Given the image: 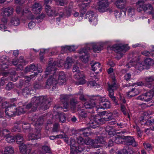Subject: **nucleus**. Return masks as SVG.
<instances>
[{
    "label": "nucleus",
    "mask_w": 154,
    "mask_h": 154,
    "mask_svg": "<svg viewBox=\"0 0 154 154\" xmlns=\"http://www.w3.org/2000/svg\"><path fill=\"white\" fill-rule=\"evenodd\" d=\"M59 120L62 123L65 122L66 121V117L65 114L63 113H61L59 115Z\"/></svg>",
    "instance_id": "47"
},
{
    "label": "nucleus",
    "mask_w": 154,
    "mask_h": 154,
    "mask_svg": "<svg viewBox=\"0 0 154 154\" xmlns=\"http://www.w3.org/2000/svg\"><path fill=\"white\" fill-rule=\"evenodd\" d=\"M80 117L82 118H85L87 117L88 116L87 112L84 109L80 110L78 112Z\"/></svg>",
    "instance_id": "41"
},
{
    "label": "nucleus",
    "mask_w": 154,
    "mask_h": 154,
    "mask_svg": "<svg viewBox=\"0 0 154 154\" xmlns=\"http://www.w3.org/2000/svg\"><path fill=\"white\" fill-rule=\"evenodd\" d=\"M27 68L29 69L30 71H31L32 70L35 71L38 70V73L37 72H35L34 75H34V76L37 75L38 73H41L42 71V69L39 64H37V66H35L34 64H31L29 67Z\"/></svg>",
    "instance_id": "14"
},
{
    "label": "nucleus",
    "mask_w": 154,
    "mask_h": 154,
    "mask_svg": "<svg viewBox=\"0 0 154 154\" xmlns=\"http://www.w3.org/2000/svg\"><path fill=\"white\" fill-rule=\"evenodd\" d=\"M2 134L5 137H7L9 135L10 131L7 129L2 130Z\"/></svg>",
    "instance_id": "50"
},
{
    "label": "nucleus",
    "mask_w": 154,
    "mask_h": 154,
    "mask_svg": "<svg viewBox=\"0 0 154 154\" xmlns=\"http://www.w3.org/2000/svg\"><path fill=\"white\" fill-rule=\"evenodd\" d=\"M75 149L79 152H80L83 151L84 150H86V147L83 145H80L79 146H77L76 148H75Z\"/></svg>",
    "instance_id": "40"
},
{
    "label": "nucleus",
    "mask_w": 154,
    "mask_h": 154,
    "mask_svg": "<svg viewBox=\"0 0 154 154\" xmlns=\"http://www.w3.org/2000/svg\"><path fill=\"white\" fill-rule=\"evenodd\" d=\"M63 137L62 134L58 135L56 136H51L49 137L52 140H54L55 138H61Z\"/></svg>",
    "instance_id": "55"
},
{
    "label": "nucleus",
    "mask_w": 154,
    "mask_h": 154,
    "mask_svg": "<svg viewBox=\"0 0 154 154\" xmlns=\"http://www.w3.org/2000/svg\"><path fill=\"white\" fill-rule=\"evenodd\" d=\"M87 84L88 86H97L99 85L95 82L93 81H88L87 82Z\"/></svg>",
    "instance_id": "52"
},
{
    "label": "nucleus",
    "mask_w": 154,
    "mask_h": 154,
    "mask_svg": "<svg viewBox=\"0 0 154 154\" xmlns=\"http://www.w3.org/2000/svg\"><path fill=\"white\" fill-rule=\"evenodd\" d=\"M145 81L147 82H150L154 81V76H151L146 77L145 78Z\"/></svg>",
    "instance_id": "56"
},
{
    "label": "nucleus",
    "mask_w": 154,
    "mask_h": 154,
    "mask_svg": "<svg viewBox=\"0 0 154 154\" xmlns=\"http://www.w3.org/2000/svg\"><path fill=\"white\" fill-rule=\"evenodd\" d=\"M17 108L15 106H9L6 108L5 112L8 116L13 117L16 115Z\"/></svg>",
    "instance_id": "10"
},
{
    "label": "nucleus",
    "mask_w": 154,
    "mask_h": 154,
    "mask_svg": "<svg viewBox=\"0 0 154 154\" xmlns=\"http://www.w3.org/2000/svg\"><path fill=\"white\" fill-rule=\"evenodd\" d=\"M134 10L135 9L133 7H129L126 9V10L125 11L127 10L128 15L131 17L134 14Z\"/></svg>",
    "instance_id": "38"
},
{
    "label": "nucleus",
    "mask_w": 154,
    "mask_h": 154,
    "mask_svg": "<svg viewBox=\"0 0 154 154\" xmlns=\"http://www.w3.org/2000/svg\"><path fill=\"white\" fill-rule=\"evenodd\" d=\"M92 70L94 71H96V72L97 74L101 71V67H100V64L99 62L94 63L92 62L91 63Z\"/></svg>",
    "instance_id": "21"
},
{
    "label": "nucleus",
    "mask_w": 154,
    "mask_h": 154,
    "mask_svg": "<svg viewBox=\"0 0 154 154\" xmlns=\"http://www.w3.org/2000/svg\"><path fill=\"white\" fill-rule=\"evenodd\" d=\"M131 75L130 73L126 74L124 76L125 80L128 81L131 78Z\"/></svg>",
    "instance_id": "64"
},
{
    "label": "nucleus",
    "mask_w": 154,
    "mask_h": 154,
    "mask_svg": "<svg viewBox=\"0 0 154 154\" xmlns=\"http://www.w3.org/2000/svg\"><path fill=\"white\" fill-rule=\"evenodd\" d=\"M89 128V127H88L86 128H82L81 129V131H82L81 134L83 136L85 137H88L89 135H90V133L89 132L85 131L86 129H88Z\"/></svg>",
    "instance_id": "42"
},
{
    "label": "nucleus",
    "mask_w": 154,
    "mask_h": 154,
    "mask_svg": "<svg viewBox=\"0 0 154 154\" xmlns=\"http://www.w3.org/2000/svg\"><path fill=\"white\" fill-rule=\"evenodd\" d=\"M66 82V80H63L58 79L57 81H56V86H61L64 85L65 84Z\"/></svg>",
    "instance_id": "46"
},
{
    "label": "nucleus",
    "mask_w": 154,
    "mask_h": 154,
    "mask_svg": "<svg viewBox=\"0 0 154 154\" xmlns=\"http://www.w3.org/2000/svg\"><path fill=\"white\" fill-rule=\"evenodd\" d=\"M95 103L94 102L89 103H85L84 106L86 109H91V112H92L93 108L95 106Z\"/></svg>",
    "instance_id": "28"
},
{
    "label": "nucleus",
    "mask_w": 154,
    "mask_h": 154,
    "mask_svg": "<svg viewBox=\"0 0 154 154\" xmlns=\"http://www.w3.org/2000/svg\"><path fill=\"white\" fill-rule=\"evenodd\" d=\"M78 102L77 100L74 98H72L70 101V107L72 110H74L76 108V105Z\"/></svg>",
    "instance_id": "27"
},
{
    "label": "nucleus",
    "mask_w": 154,
    "mask_h": 154,
    "mask_svg": "<svg viewBox=\"0 0 154 154\" xmlns=\"http://www.w3.org/2000/svg\"><path fill=\"white\" fill-rule=\"evenodd\" d=\"M126 45H113L111 48L117 53L118 56L121 58L126 50L128 49Z\"/></svg>",
    "instance_id": "4"
},
{
    "label": "nucleus",
    "mask_w": 154,
    "mask_h": 154,
    "mask_svg": "<svg viewBox=\"0 0 154 154\" xmlns=\"http://www.w3.org/2000/svg\"><path fill=\"white\" fill-rule=\"evenodd\" d=\"M73 71L74 72H78L79 71V68L77 64L74 65L73 68Z\"/></svg>",
    "instance_id": "59"
},
{
    "label": "nucleus",
    "mask_w": 154,
    "mask_h": 154,
    "mask_svg": "<svg viewBox=\"0 0 154 154\" xmlns=\"http://www.w3.org/2000/svg\"><path fill=\"white\" fill-rule=\"evenodd\" d=\"M78 143L81 145H83V144L85 143L87 145H88L89 144L88 142H86L84 139L81 137H78L77 139Z\"/></svg>",
    "instance_id": "39"
},
{
    "label": "nucleus",
    "mask_w": 154,
    "mask_h": 154,
    "mask_svg": "<svg viewBox=\"0 0 154 154\" xmlns=\"http://www.w3.org/2000/svg\"><path fill=\"white\" fill-rule=\"evenodd\" d=\"M105 138L103 137L100 136L97 137L95 139H90L89 141L91 142V145L92 146L95 148L99 147L100 145H96L98 143L102 144H105L106 143Z\"/></svg>",
    "instance_id": "6"
},
{
    "label": "nucleus",
    "mask_w": 154,
    "mask_h": 154,
    "mask_svg": "<svg viewBox=\"0 0 154 154\" xmlns=\"http://www.w3.org/2000/svg\"><path fill=\"white\" fill-rule=\"evenodd\" d=\"M57 4L61 6L66 5L67 3V0H57Z\"/></svg>",
    "instance_id": "49"
},
{
    "label": "nucleus",
    "mask_w": 154,
    "mask_h": 154,
    "mask_svg": "<svg viewBox=\"0 0 154 154\" xmlns=\"http://www.w3.org/2000/svg\"><path fill=\"white\" fill-rule=\"evenodd\" d=\"M69 145L70 146V149H75L78 145V144L76 143L74 139L70 138Z\"/></svg>",
    "instance_id": "34"
},
{
    "label": "nucleus",
    "mask_w": 154,
    "mask_h": 154,
    "mask_svg": "<svg viewBox=\"0 0 154 154\" xmlns=\"http://www.w3.org/2000/svg\"><path fill=\"white\" fill-rule=\"evenodd\" d=\"M154 95V91L153 89H152L145 93L144 94L139 96L136 99L148 102L152 100Z\"/></svg>",
    "instance_id": "5"
},
{
    "label": "nucleus",
    "mask_w": 154,
    "mask_h": 154,
    "mask_svg": "<svg viewBox=\"0 0 154 154\" xmlns=\"http://www.w3.org/2000/svg\"><path fill=\"white\" fill-rule=\"evenodd\" d=\"M102 47V46L98 43L94 44L92 45L93 51L95 52L101 51Z\"/></svg>",
    "instance_id": "30"
},
{
    "label": "nucleus",
    "mask_w": 154,
    "mask_h": 154,
    "mask_svg": "<svg viewBox=\"0 0 154 154\" xmlns=\"http://www.w3.org/2000/svg\"><path fill=\"white\" fill-rule=\"evenodd\" d=\"M14 151L12 147L7 146L4 151V154H14Z\"/></svg>",
    "instance_id": "36"
},
{
    "label": "nucleus",
    "mask_w": 154,
    "mask_h": 154,
    "mask_svg": "<svg viewBox=\"0 0 154 154\" xmlns=\"http://www.w3.org/2000/svg\"><path fill=\"white\" fill-rule=\"evenodd\" d=\"M70 95H62L60 97V100L62 103L63 107L65 109H67L68 107V101Z\"/></svg>",
    "instance_id": "13"
},
{
    "label": "nucleus",
    "mask_w": 154,
    "mask_h": 154,
    "mask_svg": "<svg viewBox=\"0 0 154 154\" xmlns=\"http://www.w3.org/2000/svg\"><path fill=\"white\" fill-rule=\"evenodd\" d=\"M64 49L68 50L70 51H74L75 50V48L74 46H65L62 48Z\"/></svg>",
    "instance_id": "45"
},
{
    "label": "nucleus",
    "mask_w": 154,
    "mask_h": 154,
    "mask_svg": "<svg viewBox=\"0 0 154 154\" xmlns=\"http://www.w3.org/2000/svg\"><path fill=\"white\" fill-rule=\"evenodd\" d=\"M57 9L54 7H51L48 5H46L45 6V11L47 15L49 16H57Z\"/></svg>",
    "instance_id": "9"
},
{
    "label": "nucleus",
    "mask_w": 154,
    "mask_h": 154,
    "mask_svg": "<svg viewBox=\"0 0 154 154\" xmlns=\"http://www.w3.org/2000/svg\"><path fill=\"white\" fill-rule=\"evenodd\" d=\"M8 72L9 74L10 75L11 77V80L12 81H15L17 79V77L15 78L14 77V76H15L16 74V72L15 71L14 69H11L8 70Z\"/></svg>",
    "instance_id": "32"
},
{
    "label": "nucleus",
    "mask_w": 154,
    "mask_h": 154,
    "mask_svg": "<svg viewBox=\"0 0 154 154\" xmlns=\"http://www.w3.org/2000/svg\"><path fill=\"white\" fill-rule=\"evenodd\" d=\"M6 140L8 143H11L15 141V138L14 137L9 135L6 137Z\"/></svg>",
    "instance_id": "48"
},
{
    "label": "nucleus",
    "mask_w": 154,
    "mask_h": 154,
    "mask_svg": "<svg viewBox=\"0 0 154 154\" xmlns=\"http://www.w3.org/2000/svg\"><path fill=\"white\" fill-rule=\"evenodd\" d=\"M21 131L20 127L18 125H14L11 129V131L13 132H19Z\"/></svg>",
    "instance_id": "44"
},
{
    "label": "nucleus",
    "mask_w": 154,
    "mask_h": 154,
    "mask_svg": "<svg viewBox=\"0 0 154 154\" xmlns=\"http://www.w3.org/2000/svg\"><path fill=\"white\" fill-rule=\"evenodd\" d=\"M17 89H15V91L18 94L22 92L24 96H25L29 93L31 94L32 93L31 90H30L29 87H25L22 89H21V87H17Z\"/></svg>",
    "instance_id": "17"
},
{
    "label": "nucleus",
    "mask_w": 154,
    "mask_h": 154,
    "mask_svg": "<svg viewBox=\"0 0 154 154\" xmlns=\"http://www.w3.org/2000/svg\"><path fill=\"white\" fill-rule=\"evenodd\" d=\"M153 9L151 5L149 4H145L144 11H148L147 12L149 14H151Z\"/></svg>",
    "instance_id": "35"
},
{
    "label": "nucleus",
    "mask_w": 154,
    "mask_h": 154,
    "mask_svg": "<svg viewBox=\"0 0 154 154\" xmlns=\"http://www.w3.org/2000/svg\"><path fill=\"white\" fill-rule=\"evenodd\" d=\"M144 83L141 82H136L135 83H134L132 84L131 85H129V86H144Z\"/></svg>",
    "instance_id": "58"
},
{
    "label": "nucleus",
    "mask_w": 154,
    "mask_h": 154,
    "mask_svg": "<svg viewBox=\"0 0 154 154\" xmlns=\"http://www.w3.org/2000/svg\"><path fill=\"white\" fill-rule=\"evenodd\" d=\"M59 66L58 63L54 61L52 63L49 64L48 66L46 68L45 72H46L45 74V78H46L48 75L52 71H53L52 74L53 76L48 79L46 82V85L48 86H56V76L55 74V70H56V66Z\"/></svg>",
    "instance_id": "2"
},
{
    "label": "nucleus",
    "mask_w": 154,
    "mask_h": 154,
    "mask_svg": "<svg viewBox=\"0 0 154 154\" xmlns=\"http://www.w3.org/2000/svg\"><path fill=\"white\" fill-rule=\"evenodd\" d=\"M146 0H140L136 3L137 10L138 12L144 11L145 4V3Z\"/></svg>",
    "instance_id": "19"
},
{
    "label": "nucleus",
    "mask_w": 154,
    "mask_h": 154,
    "mask_svg": "<svg viewBox=\"0 0 154 154\" xmlns=\"http://www.w3.org/2000/svg\"><path fill=\"white\" fill-rule=\"evenodd\" d=\"M66 75L63 72H61L59 73L58 79L66 80Z\"/></svg>",
    "instance_id": "51"
},
{
    "label": "nucleus",
    "mask_w": 154,
    "mask_h": 154,
    "mask_svg": "<svg viewBox=\"0 0 154 154\" xmlns=\"http://www.w3.org/2000/svg\"><path fill=\"white\" fill-rule=\"evenodd\" d=\"M134 90V88L132 89L131 91H129L127 93V96L129 97V98H131L132 97H134L135 96V94H130V93L133 91Z\"/></svg>",
    "instance_id": "61"
},
{
    "label": "nucleus",
    "mask_w": 154,
    "mask_h": 154,
    "mask_svg": "<svg viewBox=\"0 0 154 154\" xmlns=\"http://www.w3.org/2000/svg\"><path fill=\"white\" fill-rule=\"evenodd\" d=\"M98 119H99L95 118V117L94 120H91L89 122L90 128H95L98 127V125H99L98 123Z\"/></svg>",
    "instance_id": "23"
},
{
    "label": "nucleus",
    "mask_w": 154,
    "mask_h": 154,
    "mask_svg": "<svg viewBox=\"0 0 154 154\" xmlns=\"http://www.w3.org/2000/svg\"><path fill=\"white\" fill-rule=\"evenodd\" d=\"M119 137L122 139L125 140V142L126 146L132 145L135 142V140L132 137L121 136Z\"/></svg>",
    "instance_id": "16"
},
{
    "label": "nucleus",
    "mask_w": 154,
    "mask_h": 154,
    "mask_svg": "<svg viewBox=\"0 0 154 154\" xmlns=\"http://www.w3.org/2000/svg\"><path fill=\"white\" fill-rule=\"evenodd\" d=\"M105 130L109 135H114L116 134L115 130L112 128V127L110 126H107L105 128Z\"/></svg>",
    "instance_id": "25"
},
{
    "label": "nucleus",
    "mask_w": 154,
    "mask_h": 154,
    "mask_svg": "<svg viewBox=\"0 0 154 154\" xmlns=\"http://www.w3.org/2000/svg\"><path fill=\"white\" fill-rule=\"evenodd\" d=\"M142 54L143 55L146 56H150L151 55H152V52L150 53L149 51H144L142 52Z\"/></svg>",
    "instance_id": "62"
},
{
    "label": "nucleus",
    "mask_w": 154,
    "mask_h": 154,
    "mask_svg": "<svg viewBox=\"0 0 154 154\" xmlns=\"http://www.w3.org/2000/svg\"><path fill=\"white\" fill-rule=\"evenodd\" d=\"M32 10L34 14H39L42 11V6L39 3H35L32 5Z\"/></svg>",
    "instance_id": "20"
},
{
    "label": "nucleus",
    "mask_w": 154,
    "mask_h": 154,
    "mask_svg": "<svg viewBox=\"0 0 154 154\" xmlns=\"http://www.w3.org/2000/svg\"><path fill=\"white\" fill-rule=\"evenodd\" d=\"M89 50L88 48H85L80 49L79 52L80 58L85 63L87 62L89 60L90 57L88 54Z\"/></svg>",
    "instance_id": "7"
},
{
    "label": "nucleus",
    "mask_w": 154,
    "mask_h": 154,
    "mask_svg": "<svg viewBox=\"0 0 154 154\" xmlns=\"http://www.w3.org/2000/svg\"><path fill=\"white\" fill-rule=\"evenodd\" d=\"M111 103L110 101L107 100L106 99H101L100 100L99 107L98 109H109L111 108Z\"/></svg>",
    "instance_id": "12"
},
{
    "label": "nucleus",
    "mask_w": 154,
    "mask_h": 154,
    "mask_svg": "<svg viewBox=\"0 0 154 154\" xmlns=\"http://www.w3.org/2000/svg\"><path fill=\"white\" fill-rule=\"evenodd\" d=\"M72 10L71 8H69V7L68 8H66L63 14L65 15L67 17H69L71 15Z\"/></svg>",
    "instance_id": "43"
},
{
    "label": "nucleus",
    "mask_w": 154,
    "mask_h": 154,
    "mask_svg": "<svg viewBox=\"0 0 154 154\" xmlns=\"http://www.w3.org/2000/svg\"><path fill=\"white\" fill-rule=\"evenodd\" d=\"M16 142L18 144L20 145L23 144V137L21 134H18L15 137Z\"/></svg>",
    "instance_id": "33"
},
{
    "label": "nucleus",
    "mask_w": 154,
    "mask_h": 154,
    "mask_svg": "<svg viewBox=\"0 0 154 154\" xmlns=\"http://www.w3.org/2000/svg\"><path fill=\"white\" fill-rule=\"evenodd\" d=\"M59 127V125L58 123H55L54 124L52 130V131L54 132L58 131Z\"/></svg>",
    "instance_id": "53"
},
{
    "label": "nucleus",
    "mask_w": 154,
    "mask_h": 154,
    "mask_svg": "<svg viewBox=\"0 0 154 154\" xmlns=\"http://www.w3.org/2000/svg\"><path fill=\"white\" fill-rule=\"evenodd\" d=\"M52 100V98H48L46 96L34 97L32 98L31 102L26 106L25 108L27 109H31L32 111H35L39 106L40 109L45 110L49 108Z\"/></svg>",
    "instance_id": "1"
},
{
    "label": "nucleus",
    "mask_w": 154,
    "mask_h": 154,
    "mask_svg": "<svg viewBox=\"0 0 154 154\" xmlns=\"http://www.w3.org/2000/svg\"><path fill=\"white\" fill-rule=\"evenodd\" d=\"M117 88L116 87H108L107 90L109 91V97L114 96V91Z\"/></svg>",
    "instance_id": "37"
},
{
    "label": "nucleus",
    "mask_w": 154,
    "mask_h": 154,
    "mask_svg": "<svg viewBox=\"0 0 154 154\" xmlns=\"http://www.w3.org/2000/svg\"><path fill=\"white\" fill-rule=\"evenodd\" d=\"M94 15V13L93 12L91 11H88L86 14V17H93Z\"/></svg>",
    "instance_id": "54"
},
{
    "label": "nucleus",
    "mask_w": 154,
    "mask_h": 154,
    "mask_svg": "<svg viewBox=\"0 0 154 154\" xmlns=\"http://www.w3.org/2000/svg\"><path fill=\"white\" fill-rule=\"evenodd\" d=\"M19 147L20 152L23 154H29L30 152L29 148L27 147V146L23 143L20 145Z\"/></svg>",
    "instance_id": "22"
},
{
    "label": "nucleus",
    "mask_w": 154,
    "mask_h": 154,
    "mask_svg": "<svg viewBox=\"0 0 154 154\" xmlns=\"http://www.w3.org/2000/svg\"><path fill=\"white\" fill-rule=\"evenodd\" d=\"M95 118L98 119H98V123L99 124H102L105 121H109V119L111 118V117H109V116L107 118L106 117H104L102 118L99 116H96Z\"/></svg>",
    "instance_id": "26"
},
{
    "label": "nucleus",
    "mask_w": 154,
    "mask_h": 154,
    "mask_svg": "<svg viewBox=\"0 0 154 154\" xmlns=\"http://www.w3.org/2000/svg\"><path fill=\"white\" fill-rule=\"evenodd\" d=\"M8 64L6 63H3L1 65L0 64V69L4 70L8 67Z\"/></svg>",
    "instance_id": "60"
},
{
    "label": "nucleus",
    "mask_w": 154,
    "mask_h": 154,
    "mask_svg": "<svg viewBox=\"0 0 154 154\" xmlns=\"http://www.w3.org/2000/svg\"><path fill=\"white\" fill-rule=\"evenodd\" d=\"M14 12V9L11 7H8L3 9L2 13L3 16L8 17L12 14Z\"/></svg>",
    "instance_id": "18"
},
{
    "label": "nucleus",
    "mask_w": 154,
    "mask_h": 154,
    "mask_svg": "<svg viewBox=\"0 0 154 154\" xmlns=\"http://www.w3.org/2000/svg\"><path fill=\"white\" fill-rule=\"evenodd\" d=\"M44 122V116H39L37 119L35 124L34 133H30L28 135L29 140H37L41 138V126L43 124Z\"/></svg>",
    "instance_id": "3"
},
{
    "label": "nucleus",
    "mask_w": 154,
    "mask_h": 154,
    "mask_svg": "<svg viewBox=\"0 0 154 154\" xmlns=\"http://www.w3.org/2000/svg\"><path fill=\"white\" fill-rule=\"evenodd\" d=\"M109 0H102L99 2L98 10L100 12H104L108 9Z\"/></svg>",
    "instance_id": "8"
},
{
    "label": "nucleus",
    "mask_w": 154,
    "mask_h": 154,
    "mask_svg": "<svg viewBox=\"0 0 154 154\" xmlns=\"http://www.w3.org/2000/svg\"><path fill=\"white\" fill-rule=\"evenodd\" d=\"M22 126L24 130H25V131H27L28 132H30L29 134L30 133H31L30 132L33 131V128L31 125L29 124L24 123L23 124Z\"/></svg>",
    "instance_id": "29"
},
{
    "label": "nucleus",
    "mask_w": 154,
    "mask_h": 154,
    "mask_svg": "<svg viewBox=\"0 0 154 154\" xmlns=\"http://www.w3.org/2000/svg\"><path fill=\"white\" fill-rule=\"evenodd\" d=\"M73 63V61L72 60V58L68 57L67 58L66 60L65 61L64 64V67L66 69H68L70 68L72 64Z\"/></svg>",
    "instance_id": "24"
},
{
    "label": "nucleus",
    "mask_w": 154,
    "mask_h": 154,
    "mask_svg": "<svg viewBox=\"0 0 154 154\" xmlns=\"http://www.w3.org/2000/svg\"><path fill=\"white\" fill-rule=\"evenodd\" d=\"M10 22L12 24L17 26L20 24V20L17 17H14L12 18Z\"/></svg>",
    "instance_id": "31"
},
{
    "label": "nucleus",
    "mask_w": 154,
    "mask_h": 154,
    "mask_svg": "<svg viewBox=\"0 0 154 154\" xmlns=\"http://www.w3.org/2000/svg\"><path fill=\"white\" fill-rule=\"evenodd\" d=\"M126 2V0H117L116 2V6L119 9L125 11L126 10L125 8Z\"/></svg>",
    "instance_id": "15"
},
{
    "label": "nucleus",
    "mask_w": 154,
    "mask_h": 154,
    "mask_svg": "<svg viewBox=\"0 0 154 154\" xmlns=\"http://www.w3.org/2000/svg\"><path fill=\"white\" fill-rule=\"evenodd\" d=\"M35 26V23L33 21L30 22L28 24L29 27L30 29L33 28Z\"/></svg>",
    "instance_id": "63"
},
{
    "label": "nucleus",
    "mask_w": 154,
    "mask_h": 154,
    "mask_svg": "<svg viewBox=\"0 0 154 154\" xmlns=\"http://www.w3.org/2000/svg\"><path fill=\"white\" fill-rule=\"evenodd\" d=\"M85 77L84 75L83 72L79 71L74 75V78L75 79L77 80H80L78 82L76 83V85H82L85 84V80L83 78Z\"/></svg>",
    "instance_id": "11"
},
{
    "label": "nucleus",
    "mask_w": 154,
    "mask_h": 154,
    "mask_svg": "<svg viewBox=\"0 0 154 154\" xmlns=\"http://www.w3.org/2000/svg\"><path fill=\"white\" fill-rule=\"evenodd\" d=\"M143 66V65L140 63H137L136 64V68H137L139 70H141L144 69Z\"/></svg>",
    "instance_id": "57"
}]
</instances>
